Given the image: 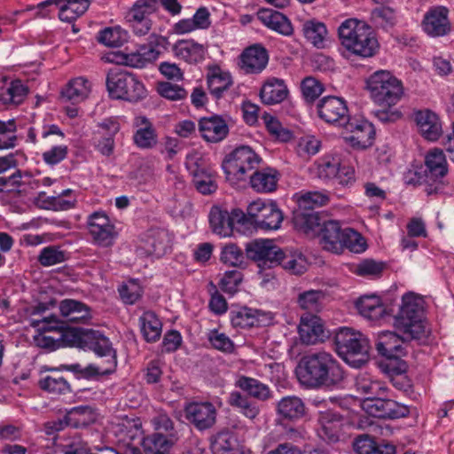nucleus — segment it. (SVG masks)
Listing matches in <instances>:
<instances>
[{
	"label": "nucleus",
	"mask_w": 454,
	"mask_h": 454,
	"mask_svg": "<svg viewBox=\"0 0 454 454\" xmlns=\"http://www.w3.org/2000/svg\"><path fill=\"white\" fill-rule=\"evenodd\" d=\"M59 311L66 322L86 324L90 318V309L84 303L72 299H65L59 303Z\"/></svg>",
	"instance_id": "nucleus-29"
},
{
	"label": "nucleus",
	"mask_w": 454,
	"mask_h": 454,
	"mask_svg": "<svg viewBox=\"0 0 454 454\" xmlns=\"http://www.w3.org/2000/svg\"><path fill=\"white\" fill-rule=\"evenodd\" d=\"M356 387L358 393L366 396L365 401L372 400L376 396H383L387 390L384 382L366 372H361L356 376Z\"/></svg>",
	"instance_id": "nucleus-37"
},
{
	"label": "nucleus",
	"mask_w": 454,
	"mask_h": 454,
	"mask_svg": "<svg viewBox=\"0 0 454 454\" xmlns=\"http://www.w3.org/2000/svg\"><path fill=\"white\" fill-rule=\"evenodd\" d=\"M354 450L357 454H395L396 448L389 442H376L367 434L358 436L354 442Z\"/></svg>",
	"instance_id": "nucleus-38"
},
{
	"label": "nucleus",
	"mask_w": 454,
	"mask_h": 454,
	"mask_svg": "<svg viewBox=\"0 0 454 454\" xmlns=\"http://www.w3.org/2000/svg\"><path fill=\"white\" fill-rule=\"evenodd\" d=\"M321 142L316 137L306 135L299 138L295 147L297 154L301 158H309L319 152Z\"/></svg>",
	"instance_id": "nucleus-58"
},
{
	"label": "nucleus",
	"mask_w": 454,
	"mask_h": 454,
	"mask_svg": "<svg viewBox=\"0 0 454 454\" xmlns=\"http://www.w3.org/2000/svg\"><path fill=\"white\" fill-rule=\"evenodd\" d=\"M46 371L51 374L39 380L38 385L41 389L52 395H66L72 391L68 380L60 373L59 368L51 367Z\"/></svg>",
	"instance_id": "nucleus-32"
},
{
	"label": "nucleus",
	"mask_w": 454,
	"mask_h": 454,
	"mask_svg": "<svg viewBox=\"0 0 454 454\" xmlns=\"http://www.w3.org/2000/svg\"><path fill=\"white\" fill-rule=\"evenodd\" d=\"M324 220L318 212L313 210H299L294 215L295 229L305 234L319 232Z\"/></svg>",
	"instance_id": "nucleus-43"
},
{
	"label": "nucleus",
	"mask_w": 454,
	"mask_h": 454,
	"mask_svg": "<svg viewBox=\"0 0 454 454\" xmlns=\"http://www.w3.org/2000/svg\"><path fill=\"white\" fill-rule=\"evenodd\" d=\"M401 346V338L390 331L381 332L376 342V348L379 354L387 358L396 356Z\"/></svg>",
	"instance_id": "nucleus-46"
},
{
	"label": "nucleus",
	"mask_w": 454,
	"mask_h": 454,
	"mask_svg": "<svg viewBox=\"0 0 454 454\" xmlns=\"http://www.w3.org/2000/svg\"><path fill=\"white\" fill-rule=\"evenodd\" d=\"M209 223L214 233L230 237L233 234L235 224L247 223V215L240 209H233L230 213L219 207H213L209 213Z\"/></svg>",
	"instance_id": "nucleus-12"
},
{
	"label": "nucleus",
	"mask_w": 454,
	"mask_h": 454,
	"mask_svg": "<svg viewBox=\"0 0 454 454\" xmlns=\"http://www.w3.org/2000/svg\"><path fill=\"white\" fill-rule=\"evenodd\" d=\"M169 247V237L165 230L151 229L141 238L137 248V254L141 256L164 255Z\"/></svg>",
	"instance_id": "nucleus-18"
},
{
	"label": "nucleus",
	"mask_w": 454,
	"mask_h": 454,
	"mask_svg": "<svg viewBox=\"0 0 454 454\" xmlns=\"http://www.w3.org/2000/svg\"><path fill=\"white\" fill-rule=\"evenodd\" d=\"M168 44L167 37L151 34L148 37V45L142 44L136 51L121 53L116 56L117 59L114 61L131 67L142 68L156 60L160 54V49H167Z\"/></svg>",
	"instance_id": "nucleus-10"
},
{
	"label": "nucleus",
	"mask_w": 454,
	"mask_h": 454,
	"mask_svg": "<svg viewBox=\"0 0 454 454\" xmlns=\"http://www.w3.org/2000/svg\"><path fill=\"white\" fill-rule=\"evenodd\" d=\"M157 91L161 97L169 100H182L187 96V91L183 87L168 82H160Z\"/></svg>",
	"instance_id": "nucleus-63"
},
{
	"label": "nucleus",
	"mask_w": 454,
	"mask_h": 454,
	"mask_svg": "<svg viewBox=\"0 0 454 454\" xmlns=\"http://www.w3.org/2000/svg\"><path fill=\"white\" fill-rule=\"evenodd\" d=\"M356 308L362 317L371 321H378L386 313L380 297L374 294L361 296L356 301Z\"/></svg>",
	"instance_id": "nucleus-34"
},
{
	"label": "nucleus",
	"mask_w": 454,
	"mask_h": 454,
	"mask_svg": "<svg viewBox=\"0 0 454 454\" xmlns=\"http://www.w3.org/2000/svg\"><path fill=\"white\" fill-rule=\"evenodd\" d=\"M212 450L214 454H239L236 437L227 432L217 434L212 442Z\"/></svg>",
	"instance_id": "nucleus-51"
},
{
	"label": "nucleus",
	"mask_w": 454,
	"mask_h": 454,
	"mask_svg": "<svg viewBox=\"0 0 454 454\" xmlns=\"http://www.w3.org/2000/svg\"><path fill=\"white\" fill-rule=\"evenodd\" d=\"M279 264L284 270L294 275H301L307 270V260L301 254L296 252H284L278 256L277 265Z\"/></svg>",
	"instance_id": "nucleus-47"
},
{
	"label": "nucleus",
	"mask_w": 454,
	"mask_h": 454,
	"mask_svg": "<svg viewBox=\"0 0 454 454\" xmlns=\"http://www.w3.org/2000/svg\"><path fill=\"white\" fill-rule=\"evenodd\" d=\"M172 50L177 59L188 64L202 62L207 53V46L193 39L178 40Z\"/></svg>",
	"instance_id": "nucleus-24"
},
{
	"label": "nucleus",
	"mask_w": 454,
	"mask_h": 454,
	"mask_svg": "<svg viewBox=\"0 0 454 454\" xmlns=\"http://www.w3.org/2000/svg\"><path fill=\"white\" fill-rule=\"evenodd\" d=\"M207 82L210 93L219 98L231 86L232 79L230 73L215 67L209 69Z\"/></svg>",
	"instance_id": "nucleus-44"
},
{
	"label": "nucleus",
	"mask_w": 454,
	"mask_h": 454,
	"mask_svg": "<svg viewBox=\"0 0 454 454\" xmlns=\"http://www.w3.org/2000/svg\"><path fill=\"white\" fill-rule=\"evenodd\" d=\"M234 385L247 393L248 397L261 402H266L272 397V391L270 387L252 377L239 375L237 377Z\"/></svg>",
	"instance_id": "nucleus-30"
},
{
	"label": "nucleus",
	"mask_w": 454,
	"mask_h": 454,
	"mask_svg": "<svg viewBox=\"0 0 454 454\" xmlns=\"http://www.w3.org/2000/svg\"><path fill=\"white\" fill-rule=\"evenodd\" d=\"M297 373L300 382L311 388L333 387L344 380V371L339 362L324 350L304 356Z\"/></svg>",
	"instance_id": "nucleus-1"
},
{
	"label": "nucleus",
	"mask_w": 454,
	"mask_h": 454,
	"mask_svg": "<svg viewBox=\"0 0 454 454\" xmlns=\"http://www.w3.org/2000/svg\"><path fill=\"white\" fill-rule=\"evenodd\" d=\"M366 89L374 103L388 107L396 105L404 93L402 82L387 70L371 74L366 80Z\"/></svg>",
	"instance_id": "nucleus-6"
},
{
	"label": "nucleus",
	"mask_w": 454,
	"mask_h": 454,
	"mask_svg": "<svg viewBox=\"0 0 454 454\" xmlns=\"http://www.w3.org/2000/svg\"><path fill=\"white\" fill-rule=\"evenodd\" d=\"M335 349L340 357L354 368H360L369 360V340L360 332L340 328L335 334Z\"/></svg>",
	"instance_id": "nucleus-5"
},
{
	"label": "nucleus",
	"mask_w": 454,
	"mask_h": 454,
	"mask_svg": "<svg viewBox=\"0 0 454 454\" xmlns=\"http://www.w3.org/2000/svg\"><path fill=\"white\" fill-rule=\"evenodd\" d=\"M324 293L320 290H308L298 295L297 302L301 309L309 311H317L324 299Z\"/></svg>",
	"instance_id": "nucleus-55"
},
{
	"label": "nucleus",
	"mask_w": 454,
	"mask_h": 454,
	"mask_svg": "<svg viewBox=\"0 0 454 454\" xmlns=\"http://www.w3.org/2000/svg\"><path fill=\"white\" fill-rule=\"evenodd\" d=\"M133 142L140 149H151L157 144V133L148 118L138 115L134 118Z\"/></svg>",
	"instance_id": "nucleus-25"
},
{
	"label": "nucleus",
	"mask_w": 454,
	"mask_h": 454,
	"mask_svg": "<svg viewBox=\"0 0 454 454\" xmlns=\"http://www.w3.org/2000/svg\"><path fill=\"white\" fill-rule=\"evenodd\" d=\"M425 173L432 180L443 177L447 172V160L442 150L434 148L425 157Z\"/></svg>",
	"instance_id": "nucleus-39"
},
{
	"label": "nucleus",
	"mask_w": 454,
	"mask_h": 454,
	"mask_svg": "<svg viewBox=\"0 0 454 454\" xmlns=\"http://www.w3.org/2000/svg\"><path fill=\"white\" fill-rule=\"evenodd\" d=\"M288 95V90L283 80L269 79L260 91L262 101L266 105H275L284 101Z\"/></svg>",
	"instance_id": "nucleus-42"
},
{
	"label": "nucleus",
	"mask_w": 454,
	"mask_h": 454,
	"mask_svg": "<svg viewBox=\"0 0 454 454\" xmlns=\"http://www.w3.org/2000/svg\"><path fill=\"white\" fill-rule=\"evenodd\" d=\"M67 259L66 251L57 246H48L43 248L38 255V262L44 267L62 263Z\"/></svg>",
	"instance_id": "nucleus-54"
},
{
	"label": "nucleus",
	"mask_w": 454,
	"mask_h": 454,
	"mask_svg": "<svg viewBox=\"0 0 454 454\" xmlns=\"http://www.w3.org/2000/svg\"><path fill=\"white\" fill-rule=\"evenodd\" d=\"M298 333L301 341L306 345H315L323 341L325 337L321 319L312 314L301 317Z\"/></svg>",
	"instance_id": "nucleus-22"
},
{
	"label": "nucleus",
	"mask_w": 454,
	"mask_h": 454,
	"mask_svg": "<svg viewBox=\"0 0 454 454\" xmlns=\"http://www.w3.org/2000/svg\"><path fill=\"white\" fill-rule=\"evenodd\" d=\"M350 133L346 140L352 147L365 149L371 146L374 140L375 130L371 122L363 119L349 118L343 126Z\"/></svg>",
	"instance_id": "nucleus-21"
},
{
	"label": "nucleus",
	"mask_w": 454,
	"mask_h": 454,
	"mask_svg": "<svg viewBox=\"0 0 454 454\" xmlns=\"http://www.w3.org/2000/svg\"><path fill=\"white\" fill-rule=\"evenodd\" d=\"M158 11L157 0H137L128 12V17L150 19Z\"/></svg>",
	"instance_id": "nucleus-60"
},
{
	"label": "nucleus",
	"mask_w": 454,
	"mask_h": 454,
	"mask_svg": "<svg viewBox=\"0 0 454 454\" xmlns=\"http://www.w3.org/2000/svg\"><path fill=\"white\" fill-rule=\"evenodd\" d=\"M186 419L198 430L212 427L216 421L217 411L210 402H192L184 408Z\"/></svg>",
	"instance_id": "nucleus-17"
},
{
	"label": "nucleus",
	"mask_w": 454,
	"mask_h": 454,
	"mask_svg": "<svg viewBox=\"0 0 454 454\" xmlns=\"http://www.w3.org/2000/svg\"><path fill=\"white\" fill-rule=\"evenodd\" d=\"M187 168L192 175L194 186L200 193L207 195L216 191L217 184L211 171L190 161L187 162Z\"/></svg>",
	"instance_id": "nucleus-33"
},
{
	"label": "nucleus",
	"mask_w": 454,
	"mask_h": 454,
	"mask_svg": "<svg viewBox=\"0 0 454 454\" xmlns=\"http://www.w3.org/2000/svg\"><path fill=\"white\" fill-rule=\"evenodd\" d=\"M341 45L351 54L361 58L374 56L380 47L374 31L364 21L348 19L338 28Z\"/></svg>",
	"instance_id": "nucleus-3"
},
{
	"label": "nucleus",
	"mask_w": 454,
	"mask_h": 454,
	"mask_svg": "<svg viewBox=\"0 0 454 454\" xmlns=\"http://www.w3.org/2000/svg\"><path fill=\"white\" fill-rule=\"evenodd\" d=\"M142 445L147 452H168L172 442L160 433H154L151 435L144 436Z\"/></svg>",
	"instance_id": "nucleus-56"
},
{
	"label": "nucleus",
	"mask_w": 454,
	"mask_h": 454,
	"mask_svg": "<svg viewBox=\"0 0 454 454\" xmlns=\"http://www.w3.org/2000/svg\"><path fill=\"white\" fill-rule=\"evenodd\" d=\"M303 34L307 40L317 48L324 47L327 29L324 23L308 20L303 24Z\"/></svg>",
	"instance_id": "nucleus-49"
},
{
	"label": "nucleus",
	"mask_w": 454,
	"mask_h": 454,
	"mask_svg": "<svg viewBox=\"0 0 454 454\" xmlns=\"http://www.w3.org/2000/svg\"><path fill=\"white\" fill-rule=\"evenodd\" d=\"M249 178L251 187L254 191L267 193L276 190L279 173L273 168H265L254 171Z\"/></svg>",
	"instance_id": "nucleus-31"
},
{
	"label": "nucleus",
	"mask_w": 454,
	"mask_h": 454,
	"mask_svg": "<svg viewBox=\"0 0 454 454\" xmlns=\"http://www.w3.org/2000/svg\"><path fill=\"white\" fill-rule=\"evenodd\" d=\"M90 92V82L83 77H77L69 82L67 88L62 91V97L73 103H79L84 100Z\"/></svg>",
	"instance_id": "nucleus-48"
},
{
	"label": "nucleus",
	"mask_w": 454,
	"mask_h": 454,
	"mask_svg": "<svg viewBox=\"0 0 454 454\" xmlns=\"http://www.w3.org/2000/svg\"><path fill=\"white\" fill-rule=\"evenodd\" d=\"M199 131L206 141L218 143L227 137L229 127L221 116L211 115L200 120Z\"/></svg>",
	"instance_id": "nucleus-23"
},
{
	"label": "nucleus",
	"mask_w": 454,
	"mask_h": 454,
	"mask_svg": "<svg viewBox=\"0 0 454 454\" xmlns=\"http://www.w3.org/2000/svg\"><path fill=\"white\" fill-rule=\"evenodd\" d=\"M86 339L90 348L98 356L109 357L111 371L114 370L116 365V352L109 339L94 330H89L86 333Z\"/></svg>",
	"instance_id": "nucleus-35"
},
{
	"label": "nucleus",
	"mask_w": 454,
	"mask_h": 454,
	"mask_svg": "<svg viewBox=\"0 0 454 454\" xmlns=\"http://www.w3.org/2000/svg\"><path fill=\"white\" fill-rule=\"evenodd\" d=\"M320 428L318 435L325 441L334 442L339 438V423L340 419L335 415L322 414L319 419Z\"/></svg>",
	"instance_id": "nucleus-50"
},
{
	"label": "nucleus",
	"mask_w": 454,
	"mask_h": 454,
	"mask_svg": "<svg viewBox=\"0 0 454 454\" xmlns=\"http://www.w3.org/2000/svg\"><path fill=\"white\" fill-rule=\"evenodd\" d=\"M343 229L337 221H324L319 230L320 244L325 250L340 254Z\"/></svg>",
	"instance_id": "nucleus-28"
},
{
	"label": "nucleus",
	"mask_w": 454,
	"mask_h": 454,
	"mask_svg": "<svg viewBox=\"0 0 454 454\" xmlns=\"http://www.w3.org/2000/svg\"><path fill=\"white\" fill-rule=\"evenodd\" d=\"M421 27L423 31L431 37L448 35L451 31L449 10L444 6L430 8L424 15Z\"/></svg>",
	"instance_id": "nucleus-19"
},
{
	"label": "nucleus",
	"mask_w": 454,
	"mask_h": 454,
	"mask_svg": "<svg viewBox=\"0 0 454 454\" xmlns=\"http://www.w3.org/2000/svg\"><path fill=\"white\" fill-rule=\"evenodd\" d=\"M98 41L108 47H119L126 41V33L119 27H106L98 33Z\"/></svg>",
	"instance_id": "nucleus-57"
},
{
	"label": "nucleus",
	"mask_w": 454,
	"mask_h": 454,
	"mask_svg": "<svg viewBox=\"0 0 454 454\" xmlns=\"http://www.w3.org/2000/svg\"><path fill=\"white\" fill-rule=\"evenodd\" d=\"M16 124L13 119L0 121V149L12 148L16 143Z\"/></svg>",
	"instance_id": "nucleus-61"
},
{
	"label": "nucleus",
	"mask_w": 454,
	"mask_h": 454,
	"mask_svg": "<svg viewBox=\"0 0 454 454\" xmlns=\"http://www.w3.org/2000/svg\"><path fill=\"white\" fill-rule=\"evenodd\" d=\"M221 261L229 266L241 267L245 263V256L238 246L229 244L222 250Z\"/></svg>",
	"instance_id": "nucleus-59"
},
{
	"label": "nucleus",
	"mask_w": 454,
	"mask_h": 454,
	"mask_svg": "<svg viewBox=\"0 0 454 454\" xmlns=\"http://www.w3.org/2000/svg\"><path fill=\"white\" fill-rule=\"evenodd\" d=\"M89 233L93 242L103 247H111L117 236L115 226L104 212H94L87 220Z\"/></svg>",
	"instance_id": "nucleus-13"
},
{
	"label": "nucleus",
	"mask_w": 454,
	"mask_h": 454,
	"mask_svg": "<svg viewBox=\"0 0 454 454\" xmlns=\"http://www.w3.org/2000/svg\"><path fill=\"white\" fill-rule=\"evenodd\" d=\"M247 223L264 231H276L281 227L284 220L282 210L273 200L258 199L251 202L247 208Z\"/></svg>",
	"instance_id": "nucleus-9"
},
{
	"label": "nucleus",
	"mask_w": 454,
	"mask_h": 454,
	"mask_svg": "<svg viewBox=\"0 0 454 454\" xmlns=\"http://www.w3.org/2000/svg\"><path fill=\"white\" fill-rule=\"evenodd\" d=\"M64 322L55 316L43 317L40 321H33L32 325L37 327L39 333L34 340L37 347L48 350H55L64 345H78L82 338L78 328H68L64 331Z\"/></svg>",
	"instance_id": "nucleus-4"
},
{
	"label": "nucleus",
	"mask_w": 454,
	"mask_h": 454,
	"mask_svg": "<svg viewBox=\"0 0 454 454\" xmlns=\"http://www.w3.org/2000/svg\"><path fill=\"white\" fill-rule=\"evenodd\" d=\"M268 60L267 51L263 47L254 45L243 51L239 67L245 74H258L266 67Z\"/></svg>",
	"instance_id": "nucleus-26"
},
{
	"label": "nucleus",
	"mask_w": 454,
	"mask_h": 454,
	"mask_svg": "<svg viewBox=\"0 0 454 454\" xmlns=\"http://www.w3.org/2000/svg\"><path fill=\"white\" fill-rule=\"evenodd\" d=\"M317 109L321 120L338 127H343L350 118L346 101L338 97H324L318 101Z\"/></svg>",
	"instance_id": "nucleus-14"
},
{
	"label": "nucleus",
	"mask_w": 454,
	"mask_h": 454,
	"mask_svg": "<svg viewBox=\"0 0 454 454\" xmlns=\"http://www.w3.org/2000/svg\"><path fill=\"white\" fill-rule=\"evenodd\" d=\"M424 307L425 301L421 296L414 293L403 295L394 325L404 339L424 340L429 335L430 329L426 321Z\"/></svg>",
	"instance_id": "nucleus-2"
},
{
	"label": "nucleus",
	"mask_w": 454,
	"mask_h": 454,
	"mask_svg": "<svg viewBox=\"0 0 454 454\" xmlns=\"http://www.w3.org/2000/svg\"><path fill=\"white\" fill-rule=\"evenodd\" d=\"M277 413L289 420L299 419L306 413L305 403L296 395L284 396L277 403Z\"/></svg>",
	"instance_id": "nucleus-41"
},
{
	"label": "nucleus",
	"mask_w": 454,
	"mask_h": 454,
	"mask_svg": "<svg viewBox=\"0 0 454 454\" xmlns=\"http://www.w3.org/2000/svg\"><path fill=\"white\" fill-rule=\"evenodd\" d=\"M302 95L307 101H314L324 91L323 85L316 78L309 76L301 82Z\"/></svg>",
	"instance_id": "nucleus-64"
},
{
	"label": "nucleus",
	"mask_w": 454,
	"mask_h": 454,
	"mask_svg": "<svg viewBox=\"0 0 454 454\" xmlns=\"http://www.w3.org/2000/svg\"><path fill=\"white\" fill-rule=\"evenodd\" d=\"M414 119L421 135L427 140L435 141L442 135V129L439 117L429 109L419 110Z\"/></svg>",
	"instance_id": "nucleus-27"
},
{
	"label": "nucleus",
	"mask_w": 454,
	"mask_h": 454,
	"mask_svg": "<svg viewBox=\"0 0 454 454\" xmlns=\"http://www.w3.org/2000/svg\"><path fill=\"white\" fill-rule=\"evenodd\" d=\"M27 94V88L20 82L14 81L10 87L0 92V101L4 104H20Z\"/></svg>",
	"instance_id": "nucleus-53"
},
{
	"label": "nucleus",
	"mask_w": 454,
	"mask_h": 454,
	"mask_svg": "<svg viewBox=\"0 0 454 454\" xmlns=\"http://www.w3.org/2000/svg\"><path fill=\"white\" fill-rule=\"evenodd\" d=\"M364 407L370 415L383 419H395L406 417L410 413L408 406L381 396L364 401Z\"/></svg>",
	"instance_id": "nucleus-20"
},
{
	"label": "nucleus",
	"mask_w": 454,
	"mask_h": 454,
	"mask_svg": "<svg viewBox=\"0 0 454 454\" xmlns=\"http://www.w3.org/2000/svg\"><path fill=\"white\" fill-rule=\"evenodd\" d=\"M55 4L59 7V18L60 20L72 23L76 19L83 15L89 9L90 1V0H46L41 2L36 5V9L39 12L36 13L37 16L45 17L47 13L43 12V10L48 6Z\"/></svg>",
	"instance_id": "nucleus-16"
},
{
	"label": "nucleus",
	"mask_w": 454,
	"mask_h": 454,
	"mask_svg": "<svg viewBox=\"0 0 454 454\" xmlns=\"http://www.w3.org/2000/svg\"><path fill=\"white\" fill-rule=\"evenodd\" d=\"M242 278L241 271L238 270H228L224 273L219 285L224 293L233 295L238 291Z\"/></svg>",
	"instance_id": "nucleus-62"
},
{
	"label": "nucleus",
	"mask_w": 454,
	"mask_h": 454,
	"mask_svg": "<svg viewBox=\"0 0 454 454\" xmlns=\"http://www.w3.org/2000/svg\"><path fill=\"white\" fill-rule=\"evenodd\" d=\"M141 333L147 342H155L160 340L162 332V324L157 315L153 311H145L139 317Z\"/></svg>",
	"instance_id": "nucleus-45"
},
{
	"label": "nucleus",
	"mask_w": 454,
	"mask_h": 454,
	"mask_svg": "<svg viewBox=\"0 0 454 454\" xmlns=\"http://www.w3.org/2000/svg\"><path fill=\"white\" fill-rule=\"evenodd\" d=\"M316 173L318 178L329 182L335 180L343 187L354 184L355 170L352 167L341 165L337 154H325L316 162Z\"/></svg>",
	"instance_id": "nucleus-11"
},
{
	"label": "nucleus",
	"mask_w": 454,
	"mask_h": 454,
	"mask_svg": "<svg viewBox=\"0 0 454 454\" xmlns=\"http://www.w3.org/2000/svg\"><path fill=\"white\" fill-rule=\"evenodd\" d=\"M106 88L110 97L115 99L136 102L146 95L143 82L136 75L125 71H109Z\"/></svg>",
	"instance_id": "nucleus-7"
},
{
	"label": "nucleus",
	"mask_w": 454,
	"mask_h": 454,
	"mask_svg": "<svg viewBox=\"0 0 454 454\" xmlns=\"http://www.w3.org/2000/svg\"><path fill=\"white\" fill-rule=\"evenodd\" d=\"M262 159L249 146H240L230 153L223 162L226 179L231 184L245 180L247 172L255 168Z\"/></svg>",
	"instance_id": "nucleus-8"
},
{
	"label": "nucleus",
	"mask_w": 454,
	"mask_h": 454,
	"mask_svg": "<svg viewBox=\"0 0 454 454\" xmlns=\"http://www.w3.org/2000/svg\"><path fill=\"white\" fill-rule=\"evenodd\" d=\"M258 20L267 27L283 35L293 34V26L290 20L279 12L273 10H262L257 13Z\"/></svg>",
	"instance_id": "nucleus-36"
},
{
	"label": "nucleus",
	"mask_w": 454,
	"mask_h": 454,
	"mask_svg": "<svg viewBox=\"0 0 454 454\" xmlns=\"http://www.w3.org/2000/svg\"><path fill=\"white\" fill-rule=\"evenodd\" d=\"M227 403L251 421H254L260 414V408L256 403L251 401L247 395L239 391H231L229 394Z\"/></svg>",
	"instance_id": "nucleus-40"
},
{
	"label": "nucleus",
	"mask_w": 454,
	"mask_h": 454,
	"mask_svg": "<svg viewBox=\"0 0 454 454\" xmlns=\"http://www.w3.org/2000/svg\"><path fill=\"white\" fill-rule=\"evenodd\" d=\"M343 248L354 253H362L366 248V243L359 232L351 228H345L340 239V253Z\"/></svg>",
	"instance_id": "nucleus-52"
},
{
	"label": "nucleus",
	"mask_w": 454,
	"mask_h": 454,
	"mask_svg": "<svg viewBox=\"0 0 454 454\" xmlns=\"http://www.w3.org/2000/svg\"><path fill=\"white\" fill-rule=\"evenodd\" d=\"M247 256L258 262L259 267L277 265L282 250L271 239H256L246 247Z\"/></svg>",
	"instance_id": "nucleus-15"
}]
</instances>
